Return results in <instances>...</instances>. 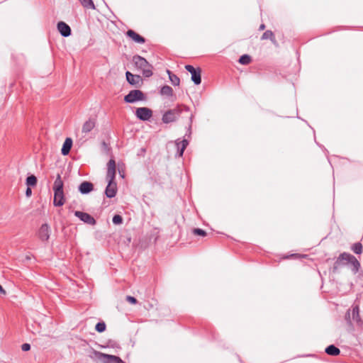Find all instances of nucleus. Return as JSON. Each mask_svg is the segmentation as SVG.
<instances>
[{
  "instance_id": "nucleus-6",
  "label": "nucleus",
  "mask_w": 363,
  "mask_h": 363,
  "mask_svg": "<svg viewBox=\"0 0 363 363\" xmlns=\"http://www.w3.org/2000/svg\"><path fill=\"white\" fill-rule=\"evenodd\" d=\"M339 259L348 263H351L353 266V269L355 272L358 270L360 264L353 255L347 253H343L340 256Z\"/></svg>"
},
{
  "instance_id": "nucleus-11",
  "label": "nucleus",
  "mask_w": 363,
  "mask_h": 363,
  "mask_svg": "<svg viewBox=\"0 0 363 363\" xmlns=\"http://www.w3.org/2000/svg\"><path fill=\"white\" fill-rule=\"evenodd\" d=\"M50 227L47 223L43 224L38 230V237L42 241H47L50 238Z\"/></svg>"
},
{
  "instance_id": "nucleus-21",
  "label": "nucleus",
  "mask_w": 363,
  "mask_h": 363,
  "mask_svg": "<svg viewBox=\"0 0 363 363\" xmlns=\"http://www.w3.org/2000/svg\"><path fill=\"white\" fill-rule=\"evenodd\" d=\"M82 6L86 9H95V5L92 0H79Z\"/></svg>"
},
{
  "instance_id": "nucleus-13",
  "label": "nucleus",
  "mask_w": 363,
  "mask_h": 363,
  "mask_svg": "<svg viewBox=\"0 0 363 363\" xmlns=\"http://www.w3.org/2000/svg\"><path fill=\"white\" fill-rule=\"evenodd\" d=\"M96 124V118H89V120L84 123L82 128V132L83 133H88L91 132L95 128Z\"/></svg>"
},
{
  "instance_id": "nucleus-30",
  "label": "nucleus",
  "mask_w": 363,
  "mask_h": 363,
  "mask_svg": "<svg viewBox=\"0 0 363 363\" xmlns=\"http://www.w3.org/2000/svg\"><path fill=\"white\" fill-rule=\"evenodd\" d=\"M193 233L196 235H199V236H201V237H204L206 235V231H204L203 230L200 229V228H194L193 230Z\"/></svg>"
},
{
  "instance_id": "nucleus-5",
  "label": "nucleus",
  "mask_w": 363,
  "mask_h": 363,
  "mask_svg": "<svg viewBox=\"0 0 363 363\" xmlns=\"http://www.w3.org/2000/svg\"><path fill=\"white\" fill-rule=\"evenodd\" d=\"M74 213L76 217L86 224L94 225L96 223L95 218L88 213L75 211Z\"/></svg>"
},
{
  "instance_id": "nucleus-26",
  "label": "nucleus",
  "mask_w": 363,
  "mask_h": 363,
  "mask_svg": "<svg viewBox=\"0 0 363 363\" xmlns=\"http://www.w3.org/2000/svg\"><path fill=\"white\" fill-rule=\"evenodd\" d=\"M251 62V57L247 55L241 56L239 59V62L242 65H248Z\"/></svg>"
},
{
  "instance_id": "nucleus-18",
  "label": "nucleus",
  "mask_w": 363,
  "mask_h": 363,
  "mask_svg": "<svg viewBox=\"0 0 363 363\" xmlns=\"http://www.w3.org/2000/svg\"><path fill=\"white\" fill-rule=\"evenodd\" d=\"M325 352L331 356H337L340 353V350L333 345H331L326 347Z\"/></svg>"
},
{
  "instance_id": "nucleus-27",
  "label": "nucleus",
  "mask_w": 363,
  "mask_h": 363,
  "mask_svg": "<svg viewBox=\"0 0 363 363\" xmlns=\"http://www.w3.org/2000/svg\"><path fill=\"white\" fill-rule=\"evenodd\" d=\"M352 249V250L354 251V253H356V254H361L362 252V245L361 243L357 242V243L353 245Z\"/></svg>"
},
{
  "instance_id": "nucleus-9",
  "label": "nucleus",
  "mask_w": 363,
  "mask_h": 363,
  "mask_svg": "<svg viewBox=\"0 0 363 363\" xmlns=\"http://www.w3.org/2000/svg\"><path fill=\"white\" fill-rule=\"evenodd\" d=\"M152 116V111L148 108H138V118L148 121Z\"/></svg>"
},
{
  "instance_id": "nucleus-28",
  "label": "nucleus",
  "mask_w": 363,
  "mask_h": 363,
  "mask_svg": "<svg viewBox=\"0 0 363 363\" xmlns=\"http://www.w3.org/2000/svg\"><path fill=\"white\" fill-rule=\"evenodd\" d=\"M101 149L106 154H109V152L111 151V147H109V145L107 143H106L105 141L101 142Z\"/></svg>"
},
{
  "instance_id": "nucleus-17",
  "label": "nucleus",
  "mask_w": 363,
  "mask_h": 363,
  "mask_svg": "<svg viewBox=\"0 0 363 363\" xmlns=\"http://www.w3.org/2000/svg\"><path fill=\"white\" fill-rule=\"evenodd\" d=\"M124 101L126 103H134L136 101V89L131 90L128 94L125 96Z\"/></svg>"
},
{
  "instance_id": "nucleus-35",
  "label": "nucleus",
  "mask_w": 363,
  "mask_h": 363,
  "mask_svg": "<svg viewBox=\"0 0 363 363\" xmlns=\"http://www.w3.org/2000/svg\"><path fill=\"white\" fill-rule=\"evenodd\" d=\"M126 300L130 302L132 304H135L136 303V298L134 297V296H126Z\"/></svg>"
},
{
  "instance_id": "nucleus-33",
  "label": "nucleus",
  "mask_w": 363,
  "mask_h": 363,
  "mask_svg": "<svg viewBox=\"0 0 363 363\" xmlns=\"http://www.w3.org/2000/svg\"><path fill=\"white\" fill-rule=\"evenodd\" d=\"M21 350L23 351V352H27V351H29L30 350V345L28 344V343H24L21 345Z\"/></svg>"
},
{
  "instance_id": "nucleus-40",
  "label": "nucleus",
  "mask_w": 363,
  "mask_h": 363,
  "mask_svg": "<svg viewBox=\"0 0 363 363\" xmlns=\"http://www.w3.org/2000/svg\"><path fill=\"white\" fill-rule=\"evenodd\" d=\"M136 59V56L133 57V61L135 62V60Z\"/></svg>"
},
{
  "instance_id": "nucleus-19",
  "label": "nucleus",
  "mask_w": 363,
  "mask_h": 363,
  "mask_svg": "<svg viewBox=\"0 0 363 363\" xmlns=\"http://www.w3.org/2000/svg\"><path fill=\"white\" fill-rule=\"evenodd\" d=\"M262 40H270L274 44H277V41L275 40L274 35L272 31L267 30L265 31L261 38Z\"/></svg>"
},
{
  "instance_id": "nucleus-1",
  "label": "nucleus",
  "mask_w": 363,
  "mask_h": 363,
  "mask_svg": "<svg viewBox=\"0 0 363 363\" xmlns=\"http://www.w3.org/2000/svg\"><path fill=\"white\" fill-rule=\"evenodd\" d=\"M106 180L108 185L105 189V194L108 198H113L117 193V184L114 182L116 177V162L111 158L107 164Z\"/></svg>"
},
{
  "instance_id": "nucleus-12",
  "label": "nucleus",
  "mask_w": 363,
  "mask_h": 363,
  "mask_svg": "<svg viewBox=\"0 0 363 363\" xmlns=\"http://www.w3.org/2000/svg\"><path fill=\"white\" fill-rule=\"evenodd\" d=\"M78 190L82 194H88L94 190V184L91 182L84 181L79 184Z\"/></svg>"
},
{
  "instance_id": "nucleus-2",
  "label": "nucleus",
  "mask_w": 363,
  "mask_h": 363,
  "mask_svg": "<svg viewBox=\"0 0 363 363\" xmlns=\"http://www.w3.org/2000/svg\"><path fill=\"white\" fill-rule=\"evenodd\" d=\"M153 67L145 58L138 55V86L143 84V78H149L153 74Z\"/></svg>"
},
{
  "instance_id": "nucleus-25",
  "label": "nucleus",
  "mask_w": 363,
  "mask_h": 363,
  "mask_svg": "<svg viewBox=\"0 0 363 363\" xmlns=\"http://www.w3.org/2000/svg\"><path fill=\"white\" fill-rule=\"evenodd\" d=\"M125 75H126V79L128 82V83H130V84H133V85L136 84V81L135 80V75L133 74L129 71L126 72Z\"/></svg>"
},
{
  "instance_id": "nucleus-7",
  "label": "nucleus",
  "mask_w": 363,
  "mask_h": 363,
  "mask_svg": "<svg viewBox=\"0 0 363 363\" xmlns=\"http://www.w3.org/2000/svg\"><path fill=\"white\" fill-rule=\"evenodd\" d=\"M54 191V198H53V205L55 206H62L65 203V198L64 194L63 189L62 190H53Z\"/></svg>"
},
{
  "instance_id": "nucleus-23",
  "label": "nucleus",
  "mask_w": 363,
  "mask_h": 363,
  "mask_svg": "<svg viewBox=\"0 0 363 363\" xmlns=\"http://www.w3.org/2000/svg\"><path fill=\"white\" fill-rule=\"evenodd\" d=\"M160 93L162 95L171 96L173 94V89L171 86L165 85L162 87Z\"/></svg>"
},
{
  "instance_id": "nucleus-37",
  "label": "nucleus",
  "mask_w": 363,
  "mask_h": 363,
  "mask_svg": "<svg viewBox=\"0 0 363 363\" xmlns=\"http://www.w3.org/2000/svg\"><path fill=\"white\" fill-rule=\"evenodd\" d=\"M145 43V39H144V38H143V37H142V36H140V35H139L138 34V43Z\"/></svg>"
},
{
  "instance_id": "nucleus-34",
  "label": "nucleus",
  "mask_w": 363,
  "mask_h": 363,
  "mask_svg": "<svg viewBox=\"0 0 363 363\" xmlns=\"http://www.w3.org/2000/svg\"><path fill=\"white\" fill-rule=\"evenodd\" d=\"M145 99V94L142 91L138 90V101H143Z\"/></svg>"
},
{
  "instance_id": "nucleus-29",
  "label": "nucleus",
  "mask_w": 363,
  "mask_h": 363,
  "mask_svg": "<svg viewBox=\"0 0 363 363\" xmlns=\"http://www.w3.org/2000/svg\"><path fill=\"white\" fill-rule=\"evenodd\" d=\"M113 223L115 225H120L123 223V218L121 215L116 214L112 219Z\"/></svg>"
},
{
  "instance_id": "nucleus-32",
  "label": "nucleus",
  "mask_w": 363,
  "mask_h": 363,
  "mask_svg": "<svg viewBox=\"0 0 363 363\" xmlns=\"http://www.w3.org/2000/svg\"><path fill=\"white\" fill-rule=\"evenodd\" d=\"M127 35L133 39V40L136 42V32L135 31H134L133 30H128L127 31Z\"/></svg>"
},
{
  "instance_id": "nucleus-4",
  "label": "nucleus",
  "mask_w": 363,
  "mask_h": 363,
  "mask_svg": "<svg viewBox=\"0 0 363 363\" xmlns=\"http://www.w3.org/2000/svg\"><path fill=\"white\" fill-rule=\"evenodd\" d=\"M185 69L189 72L191 74V80L194 82L195 84L199 85L201 82V69L198 68H194L191 65H186Z\"/></svg>"
},
{
  "instance_id": "nucleus-39",
  "label": "nucleus",
  "mask_w": 363,
  "mask_h": 363,
  "mask_svg": "<svg viewBox=\"0 0 363 363\" xmlns=\"http://www.w3.org/2000/svg\"><path fill=\"white\" fill-rule=\"evenodd\" d=\"M264 28H265V25H264V24H261V25L259 26V29L260 30H264Z\"/></svg>"
},
{
  "instance_id": "nucleus-3",
  "label": "nucleus",
  "mask_w": 363,
  "mask_h": 363,
  "mask_svg": "<svg viewBox=\"0 0 363 363\" xmlns=\"http://www.w3.org/2000/svg\"><path fill=\"white\" fill-rule=\"evenodd\" d=\"M89 357L94 360H99L102 363H124L118 356L102 353L91 349Z\"/></svg>"
},
{
  "instance_id": "nucleus-16",
  "label": "nucleus",
  "mask_w": 363,
  "mask_h": 363,
  "mask_svg": "<svg viewBox=\"0 0 363 363\" xmlns=\"http://www.w3.org/2000/svg\"><path fill=\"white\" fill-rule=\"evenodd\" d=\"M63 186H64V183L61 178V175H60V174H57L56 179L54 182L52 189H53V190H58V189L62 190V189H63Z\"/></svg>"
},
{
  "instance_id": "nucleus-38",
  "label": "nucleus",
  "mask_w": 363,
  "mask_h": 363,
  "mask_svg": "<svg viewBox=\"0 0 363 363\" xmlns=\"http://www.w3.org/2000/svg\"><path fill=\"white\" fill-rule=\"evenodd\" d=\"M0 294H3V295L6 294V291L4 289V288L1 286V284H0Z\"/></svg>"
},
{
  "instance_id": "nucleus-14",
  "label": "nucleus",
  "mask_w": 363,
  "mask_h": 363,
  "mask_svg": "<svg viewBox=\"0 0 363 363\" xmlns=\"http://www.w3.org/2000/svg\"><path fill=\"white\" fill-rule=\"evenodd\" d=\"M72 140L71 138H67L62 145V147L61 149V154L64 156L67 155L72 147Z\"/></svg>"
},
{
  "instance_id": "nucleus-24",
  "label": "nucleus",
  "mask_w": 363,
  "mask_h": 363,
  "mask_svg": "<svg viewBox=\"0 0 363 363\" xmlns=\"http://www.w3.org/2000/svg\"><path fill=\"white\" fill-rule=\"evenodd\" d=\"M106 323L104 321H101L96 323L95 326V330L98 333H103L106 330Z\"/></svg>"
},
{
  "instance_id": "nucleus-20",
  "label": "nucleus",
  "mask_w": 363,
  "mask_h": 363,
  "mask_svg": "<svg viewBox=\"0 0 363 363\" xmlns=\"http://www.w3.org/2000/svg\"><path fill=\"white\" fill-rule=\"evenodd\" d=\"M167 74L169 75V80L173 85L179 86L180 83L179 78L174 74L172 73L169 69L167 70Z\"/></svg>"
},
{
  "instance_id": "nucleus-10",
  "label": "nucleus",
  "mask_w": 363,
  "mask_h": 363,
  "mask_svg": "<svg viewBox=\"0 0 363 363\" xmlns=\"http://www.w3.org/2000/svg\"><path fill=\"white\" fill-rule=\"evenodd\" d=\"M179 113V109H173L167 111L162 116L164 123H170L175 121Z\"/></svg>"
},
{
  "instance_id": "nucleus-8",
  "label": "nucleus",
  "mask_w": 363,
  "mask_h": 363,
  "mask_svg": "<svg viewBox=\"0 0 363 363\" xmlns=\"http://www.w3.org/2000/svg\"><path fill=\"white\" fill-rule=\"evenodd\" d=\"M57 30L59 33L63 37H68L72 34L71 28L68 24L65 23L64 21H60L57 25Z\"/></svg>"
},
{
  "instance_id": "nucleus-15",
  "label": "nucleus",
  "mask_w": 363,
  "mask_h": 363,
  "mask_svg": "<svg viewBox=\"0 0 363 363\" xmlns=\"http://www.w3.org/2000/svg\"><path fill=\"white\" fill-rule=\"evenodd\" d=\"M188 145V142L186 140L184 139L182 141L176 142V146L177 148V150L179 152V156H182L184 150L186 149V146Z\"/></svg>"
},
{
  "instance_id": "nucleus-31",
  "label": "nucleus",
  "mask_w": 363,
  "mask_h": 363,
  "mask_svg": "<svg viewBox=\"0 0 363 363\" xmlns=\"http://www.w3.org/2000/svg\"><path fill=\"white\" fill-rule=\"evenodd\" d=\"M106 347L112 348H119L118 344L116 341L111 340H108Z\"/></svg>"
},
{
  "instance_id": "nucleus-36",
  "label": "nucleus",
  "mask_w": 363,
  "mask_h": 363,
  "mask_svg": "<svg viewBox=\"0 0 363 363\" xmlns=\"http://www.w3.org/2000/svg\"><path fill=\"white\" fill-rule=\"evenodd\" d=\"M32 194V190H31V188L30 186H27V189L26 190V196L27 197H30Z\"/></svg>"
},
{
  "instance_id": "nucleus-22",
  "label": "nucleus",
  "mask_w": 363,
  "mask_h": 363,
  "mask_svg": "<svg viewBox=\"0 0 363 363\" xmlns=\"http://www.w3.org/2000/svg\"><path fill=\"white\" fill-rule=\"evenodd\" d=\"M38 182L37 177L35 175H30L26 178V184L28 186H35Z\"/></svg>"
}]
</instances>
